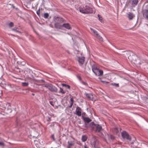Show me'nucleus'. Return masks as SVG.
<instances>
[{
	"label": "nucleus",
	"mask_w": 148,
	"mask_h": 148,
	"mask_svg": "<svg viewBox=\"0 0 148 148\" xmlns=\"http://www.w3.org/2000/svg\"><path fill=\"white\" fill-rule=\"evenodd\" d=\"M84 148H88L87 145H86V144H85L84 145Z\"/></svg>",
	"instance_id": "obj_41"
},
{
	"label": "nucleus",
	"mask_w": 148,
	"mask_h": 148,
	"mask_svg": "<svg viewBox=\"0 0 148 148\" xmlns=\"http://www.w3.org/2000/svg\"><path fill=\"white\" fill-rule=\"evenodd\" d=\"M98 17H99V21L101 22H102L103 21V19H102V17H101L100 15L99 14H98Z\"/></svg>",
	"instance_id": "obj_26"
},
{
	"label": "nucleus",
	"mask_w": 148,
	"mask_h": 148,
	"mask_svg": "<svg viewBox=\"0 0 148 148\" xmlns=\"http://www.w3.org/2000/svg\"><path fill=\"white\" fill-rule=\"evenodd\" d=\"M60 92L63 94H64L65 93V92L61 88H60Z\"/></svg>",
	"instance_id": "obj_30"
},
{
	"label": "nucleus",
	"mask_w": 148,
	"mask_h": 148,
	"mask_svg": "<svg viewBox=\"0 0 148 148\" xmlns=\"http://www.w3.org/2000/svg\"><path fill=\"white\" fill-rule=\"evenodd\" d=\"M111 138L112 139H114V136H111Z\"/></svg>",
	"instance_id": "obj_40"
},
{
	"label": "nucleus",
	"mask_w": 148,
	"mask_h": 148,
	"mask_svg": "<svg viewBox=\"0 0 148 148\" xmlns=\"http://www.w3.org/2000/svg\"><path fill=\"white\" fill-rule=\"evenodd\" d=\"M70 105L69 106V108H71L72 107V106L74 103V100L73 98H71L70 99Z\"/></svg>",
	"instance_id": "obj_20"
},
{
	"label": "nucleus",
	"mask_w": 148,
	"mask_h": 148,
	"mask_svg": "<svg viewBox=\"0 0 148 148\" xmlns=\"http://www.w3.org/2000/svg\"><path fill=\"white\" fill-rule=\"evenodd\" d=\"M77 77L79 79V80H81V78L80 76H77Z\"/></svg>",
	"instance_id": "obj_35"
},
{
	"label": "nucleus",
	"mask_w": 148,
	"mask_h": 148,
	"mask_svg": "<svg viewBox=\"0 0 148 148\" xmlns=\"http://www.w3.org/2000/svg\"><path fill=\"white\" fill-rule=\"evenodd\" d=\"M90 126L93 130L96 132H101L103 130L101 125L95 124L94 122L90 123Z\"/></svg>",
	"instance_id": "obj_2"
},
{
	"label": "nucleus",
	"mask_w": 148,
	"mask_h": 148,
	"mask_svg": "<svg viewBox=\"0 0 148 148\" xmlns=\"http://www.w3.org/2000/svg\"><path fill=\"white\" fill-rule=\"evenodd\" d=\"M59 23H56L54 24L55 28L58 29H60L62 27V25L60 24Z\"/></svg>",
	"instance_id": "obj_13"
},
{
	"label": "nucleus",
	"mask_w": 148,
	"mask_h": 148,
	"mask_svg": "<svg viewBox=\"0 0 148 148\" xmlns=\"http://www.w3.org/2000/svg\"><path fill=\"white\" fill-rule=\"evenodd\" d=\"M51 121V118L49 117H48V119H47V121Z\"/></svg>",
	"instance_id": "obj_33"
},
{
	"label": "nucleus",
	"mask_w": 148,
	"mask_h": 148,
	"mask_svg": "<svg viewBox=\"0 0 148 148\" xmlns=\"http://www.w3.org/2000/svg\"><path fill=\"white\" fill-rule=\"evenodd\" d=\"M41 81H42V82H45V81L43 79H42L41 80Z\"/></svg>",
	"instance_id": "obj_43"
},
{
	"label": "nucleus",
	"mask_w": 148,
	"mask_h": 148,
	"mask_svg": "<svg viewBox=\"0 0 148 148\" xmlns=\"http://www.w3.org/2000/svg\"><path fill=\"white\" fill-rule=\"evenodd\" d=\"M32 95H34V94L33 93H32Z\"/></svg>",
	"instance_id": "obj_45"
},
{
	"label": "nucleus",
	"mask_w": 148,
	"mask_h": 148,
	"mask_svg": "<svg viewBox=\"0 0 148 148\" xmlns=\"http://www.w3.org/2000/svg\"><path fill=\"white\" fill-rule=\"evenodd\" d=\"M4 143L3 142H0V146H4Z\"/></svg>",
	"instance_id": "obj_32"
},
{
	"label": "nucleus",
	"mask_w": 148,
	"mask_h": 148,
	"mask_svg": "<svg viewBox=\"0 0 148 148\" xmlns=\"http://www.w3.org/2000/svg\"><path fill=\"white\" fill-rule=\"evenodd\" d=\"M53 21L55 23H62L65 21V20L63 18L58 16H55L53 18Z\"/></svg>",
	"instance_id": "obj_6"
},
{
	"label": "nucleus",
	"mask_w": 148,
	"mask_h": 148,
	"mask_svg": "<svg viewBox=\"0 0 148 148\" xmlns=\"http://www.w3.org/2000/svg\"><path fill=\"white\" fill-rule=\"evenodd\" d=\"M87 137L86 135H83L82 137V140L83 142L86 141L87 139Z\"/></svg>",
	"instance_id": "obj_21"
},
{
	"label": "nucleus",
	"mask_w": 148,
	"mask_h": 148,
	"mask_svg": "<svg viewBox=\"0 0 148 148\" xmlns=\"http://www.w3.org/2000/svg\"><path fill=\"white\" fill-rule=\"evenodd\" d=\"M9 26L10 27H12L14 25V23H13L11 22H10L8 24Z\"/></svg>",
	"instance_id": "obj_27"
},
{
	"label": "nucleus",
	"mask_w": 148,
	"mask_h": 148,
	"mask_svg": "<svg viewBox=\"0 0 148 148\" xmlns=\"http://www.w3.org/2000/svg\"><path fill=\"white\" fill-rule=\"evenodd\" d=\"M22 86H27L29 84L27 82H22Z\"/></svg>",
	"instance_id": "obj_25"
},
{
	"label": "nucleus",
	"mask_w": 148,
	"mask_h": 148,
	"mask_svg": "<svg viewBox=\"0 0 148 148\" xmlns=\"http://www.w3.org/2000/svg\"><path fill=\"white\" fill-rule=\"evenodd\" d=\"M64 27L67 29H71L70 25L68 23H64L62 25V27Z\"/></svg>",
	"instance_id": "obj_16"
},
{
	"label": "nucleus",
	"mask_w": 148,
	"mask_h": 148,
	"mask_svg": "<svg viewBox=\"0 0 148 148\" xmlns=\"http://www.w3.org/2000/svg\"><path fill=\"white\" fill-rule=\"evenodd\" d=\"M5 87L8 88H13L14 87V86L10 84H5Z\"/></svg>",
	"instance_id": "obj_19"
},
{
	"label": "nucleus",
	"mask_w": 148,
	"mask_h": 148,
	"mask_svg": "<svg viewBox=\"0 0 148 148\" xmlns=\"http://www.w3.org/2000/svg\"><path fill=\"white\" fill-rule=\"evenodd\" d=\"M92 69L93 72L99 69V67L95 64H94L92 66Z\"/></svg>",
	"instance_id": "obj_17"
},
{
	"label": "nucleus",
	"mask_w": 148,
	"mask_h": 148,
	"mask_svg": "<svg viewBox=\"0 0 148 148\" xmlns=\"http://www.w3.org/2000/svg\"><path fill=\"white\" fill-rule=\"evenodd\" d=\"M82 109L79 107L77 106L76 107L75 112L76 114L78 116H80L82 114Z\"/></svg>",
	"instance_id": "obj_10"
},
{
	"label": "nucleus",
	"mask_w": 148,
	"mask_h": 148,
	"mask_svg": "<svg viewBox=\"0 0 148 148\" xmlns=\"http://www.w3.org/2000/svg\"><path fill=\"white\" fill-rule=\"evenodd\" d=\"M16 123H17L18 121H17V120H16Z\"/></svg>",
	"instance_id": "obj_46"
},
{
	"label": "nucleus",
	"mask_w": 148,
	"mask_h": 148,
	"mask_svg": "<svg viewBox=\"0 0 148 148\" xmlns=\"http://www.w3.org/2000/svg\"><path fill=\"white\" fill-rule=\"evenodd\" d=\"M49 14L48 13H45L44 14V17L45 18H48Z\"/></svg>",
	"instance_id": "obj_24"
},
{
	"label": "nucleus",
	"mask_w": 148,
	"mask_h": 148,
	"mask_svg": "<svg viewBox=\"0 0 148 148\" xmlns=\"http://www.w3.org/2000/svg\"><path fill=\"white\" fill-rule=\"evenodd\" d=\"M20 64L21 65L24 66L25 64V63L24 61H20Z\"/></svg>",
	"instance_id": "obj_28"
},
{
	"label": "nucleus",
	"mask_w": 148,
	"mask_h": 148,
	"mask_svg": "<svg viewBox=\"0 0 148 148\" xmlns=\"http://www.w3.org/2000/svg\"><path fill=\"white\" fill-rule=\"evenodd\" d=\"M16 29H15V28H14V29H12V30H14V31L15 30V31H16V32H18V30H16Z\"/></svg>",
	"instance_id": "obj_42"
},
{
	"label": "nucleus",
	"mask_w": 148,
	"mask_h": 148,
	"mask_svg": "<svg viewBox=\"0 0 148 148\" xmlns=\"http://www.w3.org/2000/svg\"><path fill=\"white\" fill-rule=\"evenodd\" d=\"M85 60V58L84 57H78L77 60L79 62V65L82 66L84 64Z\"/></svg>",
	"instance_id": "obj_7"
},
{
	"label": "nucleus",
	"mask_w": 148,
	"mask_h": 148,
	"mask_svg": "<svg viewBox=\"0 0 148 148\" xmlns=\"http://www.w3.org/2000/svg\"><path fill=\"white\" fill-rule=\"evenodd\" d=\"M146 9H147L148 10V5H147L146 6Z\"/></svg>",
	"instance_id": "obj_44"
},
{
	"label": "nucleus",
	"mask_w": 148,
	"mask_h": 148,
	"mask_svg": "<svg viewBox=\"0 0 148 148\" xmlns=\"http://www.w3.org/2000/svg\"><path fill=\"white\" fill-rule=\"evenodd\" d=\"M42 85V87H46L52 92H57V88L51 84H47Z\"/></svg>",
	"instance_id": "obj_3"
},
{
	"label": "nucleus",
	"mask_w": 148,
	"mask_h": 148,
	"mask_svg": "<svg viewBox=\"0 0 148 148\" xmlns=\"http://www.w3.org/2000/svg\"><path fill=\"white\" fill-rule=\"evenodd\" d=\"M114 85L116 87H118L119 86V84H114Z\"/></svg>",
	"instance_id": "obj_36"
},
{
	"label": "nucleus",
	"mask_w": 148,
	"mask_h": 148,
	"mask_svg": "<svg viewBox=\"0 0 148 148\" xmlns=\"http://www.w3.org/2000/svg\"><path fill=\"white\" fill-rule=\"evenodd\" d=\"M82 84L85 86H87L88 85V84L86 82L82 81Z\"/></svg>",
	"instance_id": "obj_31"
},
{
	"label": "nucleus",
	"mask_w": 148,
	"mask_h": 148,
	"mask_svg": "<svg viewBox=\"0 0 148 148\" xmlns=\"http://www.w3.org/2000/svg\"><path fill=\"white\" fill-rule=\"evenodd\" d=\"M138 2V0H131V3L133 7H134L136 5Z\"/></svg>",
	"instance_id": "obj_14"
},
{
	"label": "nucleus",
	"mask_w": 148,
	"mask_h": 148,
	"mask_svg": "<svg viewBox=\"0 0 148 148\" xmlns=\"http://www.w3.org/2000/svg\"><path fill=\"white\" fill-rule=\"evenodd\" d=\"M68 145L67 147V148H71V147L74 145L73 143H70L69 141L68 142Z\"/></svg>",
	"instance_id": "obj_22"
},
{
	"label": "nucleus",
	"mask_w": 148,
	"mask_h": 148,
	"mask_svg": "<svg viewBox=\"0 0 148 148\" xmlns=\"http://www.w3.org/2000/svg\"><path fill=\"white\" fill-rule=\"evenodd\" d=\"M143 14L144 17L148 20V10H144L143 11Z\"/></svg>",
	"instance_id": "obj_11"
},
{
	"label": "nucleus",
	"mask_w": 148,
	"mask_h": 148,
	"mask_svg": "<svg viewBox=\"0 0 148 148\" xmlns=\"http://www.w3.org/2000/svg\"><path fill=\"white\" fill-rule=\"evenodd\" d=\"M83 120L84 121L87 123H89L92 121L88 117H84Z\"/></svg>",
	"instance_id": "obj_18"
},
{
	"label": "nucleus",
	"mask_w": 148,
	"mask_h": 148,
	"mask_svg": "<svg viewBox=\"0 0 148 148\" xmlns=\"http://www.w3.org/2000/svg\"><path fill=\"white\" fill-rule=\"evenodd\" d=\"M121 135L123 138L126 139L131 142L132 139L131 138L128 133L126 132L125 131H123L121 133ZM130 143L132 144L134 143V142H130Z\"/></svg>",
	"instance_id": "obj_4"
},
{
	"label": "nucleus",
	"mask_w": 148,
	"mask_h": 148,
	"mask_svg": "<svg viewBox=\"0 0 148 148\" xmlns=\"http://www.w3.org/2000/svg\"><path fill=\"white\" fill-rule=\"evenodd\" d=\"M90 29L94 33L95 36L96 37L99 39L100 41H103V39L100 36V35H99L97 31L91 28H90Z\"/></svg>",
	"instance_id": "obj_5"
},
{
	"label": "nucleus",
	"mask_w": 148,
	"mask_h": 148,
	"mask_svg": "<svg viewBox=\"0 0 148 148\" xmlns=\"http://www.w3.org/2000/svg\"><path fill=\"white\" fill-rule=\"evenodd\" d=\"M114 129L115 130L116 132V133H117L118 132V130L117 128H115Z\"/></svg>",
	"instance_id": "obj_34"
},
{
	"label": "nucleus",
	"mask_w": 148,
	"mask_h": 148,
	"mask_svg": "<svg viewBox=\"0 0 148 148\" xmlns=\"http://www.w3.org/2000/svg\"><path fill=\"white\" fill-rule=\"evenodd\" d=\"M40 9H39L38 11L36 12V13L39 16H40Z\"/></svg>",
	"instance_id": "obj_29"
},
{
	"label": "nucleus",
	"mask_w": 148,
	"mask_h": 148,
	"mask_svg": "<svg viewBox=\"0 0 148 148\" xmlns=\"http://www.w3.org/2000/svg\"><path fill=\"white\" fill-rule=\"evenodd\" d=\"M51 137L54 140H55V138H54V135H52Z\"/></svg>",
	"instance_id": "obj_38"
},
{
	"label": "nucleus",
	"mask_w": 148,
	"mask_h": 148,
	"mask_svg": "<svg viewBox=\"0 0 148 148\" xmlns=\"http://www.w3.org/2000/svg\"><path fill=\"white\" fill-rule=\"evenodd\" d=\"M101 82H102V83H107V82L105 81H103L102 80H101Z\"/></svg>",
	"instance_id": "obj_37"
},
{
	"label": "nucleus",
	"mask_w": 148,
	"mask_h": 148,
	"mask_svg": "<svg viewBox=\"0 0 148 148\" xmlns=\"http://www.w3.org/2000/svg\"><path fill=\"white\" fill-rule=\"evenodd\" d=\"M128 58L132 62L134 63H135L136 62L137 57L135 55H130L128 57Z\"/></svg>",
	"instance_id": "obj_8"
},
{
	"label": "nucleus",
	"mask_w": 148,
	"mask_h": 148,
	"mask_svg": "<svg viewBox=\"0 0 148 148\" xmlns=\"http://www.w3.org/2000/svg\"><path fill=\"white\" fill-rule=\"evenodd\" d=\"M127 14V16L130 20H132L135 16V15L133 13L130 12H129Z\"/></svg>",
	"instance_id": "obj_12"
},
{
	"label": "nucleus",
	"mask_w": 148,
	"mask_h": 148,
	"mask_svg": "<svg viewBox=\"0 0 148 148\" xmlns=\"http://www.w3.org/2000/svg\"><path fill=\"white\" fill-rule=\"evenodd\" d=\"M79 11L83 14L92 13L94 12L93 9L88 5L84 7L81 6L79 8Z\"/></svg>",
	"instance_id": "obj_1"
},
{
	"label": "nucleus",
	"mask_w": 148,
	"mask_h": 148,
	"mask_svg": "<svg viewBox=\"0 0 148 148\" xmlns=\"http://www.w3.org/2000/svg\"><path fill=\"white\" fill-rule=\"evenodd\" d=\"M86 97L92 100L93 99V95L91 93H86L85 94Z\"/></svg>",
	"instance_id": "obj_15"
},
{
	"label": "nucleus",
	"mask_w": 148,
	"mask_h": 148,
	"mask_svg": "<svg viewBox=\"0 0 148 148\" xmlns=\"http://www.w3.org/2000/svg\"><path fill=\"white\" fill-rule=\"evenodd\" d=\"M93 72L96 75L98 76H102L103 75V71L99 69L96 70V71H94Z\"/></svg>",
	"instance_id": "obj_9"
},
{
	"label": "nucleus",
	"mask_w": 148,
	"mask_h": 148,
	"mask_svg": "<svg viewBox=\"0 0 148 148\" xmlns=\"http://www.w3.org/2000/svg\"><path fill=\"white\" fill-rule=\"evenodd\" d=\"M50 102V104H51V105L53 106L54 105H53V102L52 101H50L49 102Z\"/></svg>",
	"instance_id": "obj_39"
},
{
	"label": "nucleus",
	"mask_w": 148,
	"mask_h": 148,
	"mask_svg": "<svg viewBox=\"0 0 148 148\" xmlns=\"http://www.w3.org/2000/svg\"><path fill=\"white\" fill-rule=\"evenodd\" d=\"M62 85L63 86H64L65 88H68L69 89H70V86L65 84H63Z\"/></svg>",
	"instance_id": "obj_23"
}]
</instances>
